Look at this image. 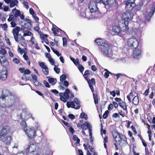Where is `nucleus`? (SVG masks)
<instances>
[{
  "label": "nucleus",
  "mask_w": 155,
  "mask_h": 155,
  "mask_svg": "<svg viewBox=\"0 0 155 155\" xmlns=\"http://www.w3.org/2000/svg\"><path fill=\"white\" fill-rule=\"evenodd\" d=\"M97 45L99 50L104 55L108 56L109 54V49L110 46V43L104 41L101 38H97L94 41Z\"/></svg>",
  "instance_id": "nucleus-1"
},
{
  "label": "nucleus",
  "mask_w": 155,
  "mask_h": 155,
  "mask_svg": "<svg viewBox=\"0 0 155 155\" xmlns=\"http://www.w3.org/2000/svg\"><path fill=\"white\" fill-rule=\"evenodd\" d=\"M125 23L120 21L118 23V25H113L112 27L111 34L113 35H119L121 31H127L128 26H126Z\"/></svg>",
  "instance_id": "nucleus-2"
},
{
  "label": "nucleus",
  "mask_w": 155,
  "mask_h": 155,
  "mask_svg": "<svg viewBox=\"0 0 155 155\" xmlns=\"http://www.w3.org/2000/svg\"><path fill=\"white\" fill-rule=\"evenodd\" d=\"M21 30L20 28L18 26H16L15 28L13 29L12 33L13 34L14 37L15 41L16 42H19L21 40H25L24 36H30L31 33L29 31H27L26 33H24L23 36L21 34H19V32Z\"/></svg>",
  "instance_id": "nucleus-3"
},
{
  "label": "nucleus",
  "mask_w": 155,
  "mask_h": 155,
  "mask_svg": "<svg viewBox=\"0 0 155 155\" xmlns=\"http://www.w3.org/2000/svg\"><path fill=\"white\" fill-rule=\"evenodd\" d=\"M24 131L26 132L28 137L30 139L29 143V147H30L31 145H34L35 143L34 138L36 135L35 130L34 128H30L28 129L27 128V130ZM29 148L30 147H29Z\"/></svg>",
  "instance_id": "nucleus-4"
},
{
  "label": "nucleus",
  "mask_w": 155,
  "mask_h": 155,
  "mask_svg": "<svg viewBox=\"0 0 155 155\" xmlns=\"http://www.w3.org/2000/svg\"><path fill=\"white\" fill-rule=\"evenodd\" d=\"M134 16V13L131 12H126L122 14V17L124 21H121L123 23H125L127 26H128V22L132 21L133 18Z\"/></svg>",
  "instance_id": "nucleus-5"
},
{
  "label": "nucleus",
  "mask_w": 155,
  "mask_h": 155,
  "mask_svg": "<svg viewBox=\"0 0 155 155\" xmlns=\"http://www.w3.org/2000/svg\"><path fill=\"white\" fill-rule=\"evenodd\" d=\"M127 42V45L131 49H133L136 48H137L138 47V41L136 38H130L128 39Z\"/></svg>",
  "instance_id": "nucleus-6"
},
{
  "label": "nucleus",
  "mask_w": 155,
  "mask_h": 155,
  "mask_svg": "<svg viewBox=\"0 0 155 155\" xmlns=\"http://www.w3.org/2000/svg\"><path fill=\"white\" fill-rule=\"evenodd\" d=\"M135 0H128L125 2V9L127 11L131 10L135 6Z\"/></svg>",
  "instance_id": "nucleus-7"
},
{
  "label": "nucleus",
  "mask_w": 155,
  "mask_h": 155,
  "mask_svg": "<svg viewBox=\"0 0 155 155\" xmlns=\"http://www.w3.org/2000/svg\"><path fill=\"white\" fill-rule=\"evenodd\" d=\"M132 54V56L134 58L139 59L141 57L142 51L140 48H134Z\"/></svg>",
  "instance_id": "nucleus-8"
},
{
  "label": "nucleus",
  "mask_w": 155,
  "mask_h": 155,
  "mask_svg": "<svg viewBox=\"0 0 155 155\" xmlns=\"http://www.w3.org/2000/svg\"><path fill=\"white\" fill-rule=\"evenodd\" d=\"M117 134L118 135V138H119L118 140H116V143L119 145H120L122 141H123L125 143H127V138L126 136L120 133H117Z\"/></svg>",
  "instance_id": "nucleus-9"
},
{
  "label": "nucleus",
  "mask_w": 155,
  "mask_h": 155,
  "mask_svg": "<svg viewBox=\"0 0 155 155\" xmlns=\"http://www.w3.org/2000/svg\"><path fill=\"white\" fill-rule=\"evenodd\" d=\"M88 8L90 9V12L89 13L90 14L92 13L96 12L98 8L97 7L96 4L95 3H93V4H90L88 5Z\"/></svg>",
  "instance_id": "nucleus-10"
},
{
  "label": "nucleus",
  "mask_w": 155,
  "mask_h": 155,
  "mask_svg": "<svg viewBox=\"0 0 155 155\" xmlns=\"http://www.w3.org/2000/svg\"><path fill=\"white\" fill-rule=\"evenodd\" d=\"M39 66L41 67L43 69L42 71L44 74L45 75H48L49 74V71L48 70V68L46 66H45L44 63L43 62H41L39 64Z\"/></svg>",
  "instance_id": "nucleus-11"
},
{
  "label": "nucleus",
  "mask_w": 155,
  "mask_h": 155,
  "mask_svg": "<svg viewBox=\"0 0 155 155\" xmlns=\"http://www.w3.org/2000/svg\"><path fill=\"white\" fill-rule=\"evenodd\" d=\"M66 105L68 108L71 107L76 110L80 109L81 107V106L79 105H78L77 107H75L74 102L73 101L71 102L68 101L67 102Z\"/></svg>",
  "instance_id": "nucleus-12"
},
{
  "label": "nucleus",
  "mask_w": 155,
  "mask_h": 155,
  "mask_svg": "<svg viewBox=\"0 0 155 155\" xmlns=\"http://www.w3.org/2000/svg\"><path fill=\"white\" fill-rule=\"evenodd\" d=\"M87 83L89 84V86L92 92L93 93H94V87H93V85H92V84L94 85H95L96 83L95 79L93 78H91V80H89V81H87Z\"/></svg>",
  "instance_id": "nucleus-13"
},
{
  "label": "nucleus",
  "mask_w": 155,
  "mask_h": 155,
  "mask_svg": "<svg viewBox=\"0 0 155 155\" xmlns=\"http://www.w3.org/2000/svg\"><path fill=\"white\" fill-rule=\"evenodd\" d=\"M8 71L7 70H2L0 72L1 78L2 81L5 80L7 77Z\"/></svg>",
  "instance_id": "nucleus-14"
},
{
  "label": "nucleus",
  "mask_w": 155,
  "mask_h": 155,
  "mask_svg": "<svg viewBox=\"0 0 155 155\" xmlns=\"http://www.w3.org/2000/svg\"><path fill=\"white\" fill-rule=\"evenodd\" d=\"M10 131V127L7 125H5L3 127L1 133L7 135V134H8Z\"/></svg>",
  "instance_id": "nucleus-15"
},
{
  "label": "nucleus",
  "mask_w": 155,
  "mask_h": 155,
  "mask_svg": "<svg viewBox=\"0 0 155 155\" xmlns=\"http://www.w3.org/2000/svg\"><path fill=\"white\" fill-rule=\"evenodd\" d=\"M118 104L119 106L126 112L127 114L128 113L127 106L125 102L122 101L120 102H119L118 103Z\"/></svg>",
  "instance_id": "nucleus-16"
},
{
  "label": "nucleus",
  "mask_w": 155,
  "mask_h": 155,
  "mask_svg": "<svg viewBox=\"0 0 155 155\" xmlns=\"http://www.w3.org/2000/svg\"><path fill=\"white\" fill-rule=\"evenodd\" d=\"M92 75L93 73L92 72L89 71V70H87L85 71L83 76L85 79L87 81H89V80H91L90 79H88V77L92 76Z\"/></svg>",
  "instance_id": "nucleus-17"
},
{
  "label": "nucleus",
  "mask_w": 155,
  "mask_h": 155,
  "mask_svg": "<svg viewBox=\"0 0 155 155\" xmlns=\"http://www.w3.org/2000/svg\"><path fill=\"white\" fill-rule=\"evenodd\" d=\"M81 128L83 130H85L87 128L89 129L91 128V126L88 123L86 122H84V124L81 125Z\"/></svg>",
  "instance_id": "nucleus-18"
},
{
  "label": "nucleus",
  "mask_w": 155,
  "mask_h": 155,
  "mask_svg": "<svg viewBox=\"0 0 155 155\" xmlns=\"http://www.w3.org/2000/svg\"><path fill=\"white\" fill-rule=\"evenodd\" d=\"M19 70L21 73H24L25 74H29L31 73V71L29 69H27L25 70V68H20Z\"/></svg>",
  "instance_id": "nucleus-19"
},
{
  "label": "nucleus",
  "mask_w": 155,
  "mask_h": 155,
  "mask_svg": "<svg viewBox=\"0 0 155 155\" xmlns=\"http://www.w3.org/2000/svg\"><path fill=\"white\" fill-rule=\"evenodd\" d=\"M31 76L34 85L36 86H38L39 83L37 81V76L33 74H31Z\"/></svg>",
  "instance_id": "nucleus-20"
},
{
  "label": "nucleus",
  "mask_w": 155,
  "mask_h": 155,
  "mask_svg": "<svg viewBox=\"0 0 155 155\" xmlns=\"http://www.w3.org/2000/svg\"><path fill=\"white\" fill-rule=\"evenodd\" d=\"M139 101L138 96H135L132 99V103L135 106H137L138 105Z\"/></svg>",
  "instance_id": "nucleus-21"
},
{
  "label": "nucleus",
  "mask_w": 155,
  "mask_h": 155,
  "mask_svg": "<svg viewBox=\"0 0 155 155\" xmlns=\"http://www.w3.org/2000/svg\"><path fill=\"white\" fill-rule=\"evenodd\" d=\"M116 5V0H108L107 3V5H108L110 7H112Z\"/></svg>",
  "instance_id": "nucleus-22"
},
{
  "label": "nucleus",
  "mask_w": 155,
  "mask_h": 155,
  "mask_svg": "<svg viewBox=\"0 0 155 155\" xmlns=\"http://www.w3.org/2000/svg\"><path fill=\"white\" fill-rule=\"evenodd\" d=\"M93 97L94 103L96 105L98 104V98L97 93L96 91H95L94 93H93Z\"/></svg>",
  "instance_id": "nucleus-23"
},
{
  "label": "nucleus",
  "mask_w": 155,
  "mask_h": 155,
  "mask_svg": "<svg viewBox=\"0 0 155 155\" xmlns=\"http://www.w3.org/2000/svg\"><path fill=\"white\" fill-rule=\"evenodd\" d=\"M15 12V13L14 16L15 18H16L20 15L21 12L20 10L17 9L16 8L13 9L12 11L13 13H14Z\"/></svg>",
  "instance_id": "nucleus-24"
},
{
  "label": "nucleus",
  "mask_w": 155,
  "mask_h": 155,
  "mask_svg": "<svg viewBox=\"0 0 155 155\" xmlns=\"http://www.w3.org/2000/svg\"><path fill=\"white\" fill-rule=\"evenodd\" d=\"M155 12V5H152L151 7L150 11L149 13H148V15L150 17H151L153 15Z\"/></svg>",
  "instance_id": "nucleus-25"
},
{
  "label": "nucleus",
  "mask_w": 155,
  "mask_h": 155,
  "mask_svg": "<svg viewBox=\"0 0 155 155\" xmlns=\"http://www.w3.org/2000/svg\"><path fill=\"white\" fill-rule=\"evenodd\" d=\"M0 62L1 64L4 67H6L8 65V62L7 59L5 58L3 59L2 61L0 60Z\"/></svg>",
  "instance_id": "nucleus-26"
},
{
  "label": "nucleus",
  "mask_w": 155,
  "mask_h": 155,
  "mask_svg": "<svg viewBox=\"0 0 155 155\" xmlns=\"http://www.w3.org/2000/svg\"><path fill=\"white\" fill-rule=\"evenodd\" d=\"M12 139V137L9 136H7L5 138L6 140H5V141H4V142L7 145L10 144Z\"/></svg>",
  "instance_id": "nucleus-27"
},
{
  "label": "nucleus",
  "mask_w": 155,
  "mask_h": 155,
  "mask_svg": "<svg viewBox=\"0 0 155 155\" xmlns=\"http://www.w3.org/2000/svg\"><path fill=\"white\" fill-rule=\"evenodd\" d=\"M134 96V95L133 90H131L130 92L127 96V98L129 103H130L131 102V97H133Z\"/></svg>",
  "instance_id": "nucleus-28"
},
{
  "label": "nucleus",
  "mask_w": 155,
  "mask_h": 155,
  "mask_svg": "<svg viewBox=\"0 0 155 155\" xmlns=\"http://www.w3.org/2000/svg\"><path fill=\"white\" fill-rule=\"evenodd\" d=\"M20 124L21 126L23 128L24 130H26L27 128V124L25 121L22 120L21 121Z\"/></svg>",
  "instance_id": "nucleus-29"
},
{
  "label": "nucleus",
  "mask_w": 155,
  "mask_h": 155,
  "mask_svg": "<svg viewBox=\"0 0 155 155\" xmlns=\"http://www.w3.org/2000/svg\"><path fill=\"white\" fill-rule=\"evenodd\" d=\"M108 0H95L97 3H103L105 5H107V3Z\"/></svg>",
  "instance_id": "nucleus-30"
},
{
  "label": "nucleus",
  "mask_w": 155,
  "mask_h": 155,
  "mask_svg": "<svg viewBox=\"0 0 155 155\" xmlns=\"http://www.w3.org/2000/svg\"><path fill=\"white\" fill-rule=\"evenodd\" d=\"M70 90L68 89H65V91L63 93V95L67 98L68 99L69 97V94L70 93Z\"/></svg>",
  "instance_id": "nucleus-31"
},
{
  "label": "nucleus",
  "mask_w": 155,
  "mask_h": 155,
  "mask_svg": "<svg viewBox=\"0 0 155 155\" xmlns=\"http://www.w3.org/2000/svg\"><path fill=\"white\" fill-rule=\"evenodd\" d=\"M7 137V135L3 134L1 133H0V140L4 142L5 141V138Z\"/></svg>",
  "instance_id": "nucleus-32"
},
{
  "label": "nucleus",
  "mask_w": 155,
  "mask_h": 155,
  "mask_svg": "<svg viewBox=\"0 0 155 155\" xmlns=\"http://www.w3.org/2000/svg\"><path fill=\"white\" fill-rule=\"evenodd\" d=\"M23 56L25 60L27 61V63L28 65L29 66H30L31 64V61L29 59H28V57L26 54V53H25Z\"/></svg>",
  "instance_id": "nucleus-33"
},
{
  "label": "nucleus",
  "mask_w": 155,
  "mask_h": 155,
  "mask_svg": "<svg viewBox=\"0 0 155 155\" xmlns=\"http://www.w3.org/2000/svg\"><path fill=\"white\" fill-rule=\"evenodd\" d=\"M18 3V1L17 0H14L11 2L10 4V7L11 8H12L14 7L16 4Z\"/></svg>",
  "instance_id": "nucleus-34"
},
{
  "label": "nucleus",
  "mask_w": 155,
  "mask_h": 155,
  "mask_svg": "<svg viewBox=\"0 0 155 155\" xmlns=\"http://www.w3.org/2000/svg\"><path fill=\"white\" fill-rule=\"evenodd\" d=\"M73 140L74 141H76L75 143V144L77 145L80 144V139L77 137L76 135H73Z\"/></svg>",
  "instance_id": "nucleus-35"
},
{
  "label": "nucleus",
  "mask_w": 155,
  "mask_h": 155,
  "mask_svg": "<svg viewBox=\"0 0 155 155\" xmlns=\"http://www.w3.org/2000/svg\"><path fill=\"white\" fill-rule=\"evenodd\" d=\"M138 136L140 137V139L141 140L142 143H143V146L144 147H147V143H146L145 141L143 138L142 137L141 135L140 134H138Z\"/></svg>",
  "instance_id": "nucleus-36"
},
{
  "label": "nucleus",
  "mask_w": 155,
  "mask_h": 155,
  "mask_svg": "<svg viewBox=\"0 0 155 155\" xmlns=\"http://www.w3.org/2000/svg\"><path fill=\"white\" fill-rule=\"evenodd\" d=\"M55 80L56 81V79H54L52 78H50L48 79V81L50 83L52 84V85H54L56 83V81L54 82Z\"/></svg>",
  "instance_id": "nucleus-37"
},
{
  "label": "nucleus",
  "mask_w": 155,
  "mask_h": 155,
  "mask_svg": "<svg viewBox=\"0 0 155 155\" xmlns=\"http://www.w3.org/2000/svg\"><path fill=\"white\" fill-rule=\"evenodd\" d=\"M60 99L63 102L65 103L67 101V99L65 97H64L63 95V93H60Z\"/></svg>",
  "instance_id": "nucleus-38"
},
{
  "label": "nucleus",
  "mask_w": 155,
  "mask_h": 155,
  "mask_svg": "<svg viewBox=\"0 0 155 155\" xmlns=\"http://www.w3.org/2000/svg\"><path fill=\"white\" fill-rule=\"evenodd\" d=\"M80 118L82 119L84 118L86 120H87L88 119V117L86 114H85L84 113L82 112L80 116Z\"/></svg>",
  "instance_id": "nucleus-39"
},
{
  "label": "nucleus",
  "mask_w": 155,
  "mask_h": 155,
  "mask_svg": "<svg viewBox=\"0 0 155 155\" xmlns=\"http://www.w3.org/2000/svg\"><path fill=\"white\" fill-rule=\"evenodd\" d=\"M3 94L4 95H7V97H8L9 95L11 96L12 94V93L8 90H5L3 92Z\"/></svg>",
  "instance_id": "nucleus-40"
},
{
  "label": "nucleus",
  "mask_w": 155,
  "mask_h": 155,
  "mask_svg": "<svg viewBox=\"0 0 155 155\" xmlns=\"http://www.w3.org/2000/svg\"><path fill=\"white\" fill-rule=\"evenodd\" d=\"M25 21L28 24V26H29L27 27V28H29V27L30 28L32 25V21L30 19L27 18H26L25 19Z\"/></svg>",
  "instance_id": "nucleus-41"
},
{
  "label": "nucleus",
  "mask_w": 155,
  "mask_h": 155,
  "mask_svg": "<svg viewBox=\"0 0 155 155\" xmlns=\"http://www.w3.org/2000/svg\"><path fill=\"white\" fill-rule=\"evenodd\" d=\"M54 35H56L58 34L59 31L55 27H53L51 29Z\"/></svg>",
  "instance_id": "nucleus-42"
},
{
  "label": "nucleus",
  "mask_w": 155,
  "mask_h": 155,
  "mask_svg": "<svg viewBox=\"0 0 155 155\" xmlns=\"http://www.w3.org/2000/svg\"><path fill=\"white\" fill-rule=\"evenodd\" d=\"M66 79V76L65 74H62L60 77V81L62 82Z\"/></svg>",
  "instance_id": "nucleus-43"
},
{
  "label": "nucleus",
  "mask_w": 155,
  "mask_h": 155,
  "mask_svg": "<svg viewBox=\"0 0 155 155\" xmlns=\"http://www.w3.org/2000/svg\"><path fill=\"white\" fill-rule=\"evenodd\" d=\"M6 53V51L4 48H1L0 50V54H2L3 55H4Z\"/></svg>",
  "instance_id": "nucleus-44"
},
{
  "label": "nucleus",
  "mask_w": 155,
  "mask_h": 155,
  "mask_svg": "<svg viewBox=\"0 0 155 155\" xmlns=\"http://www.w3.org/2000/svg\"><path fill=\"white\" fill-rule=\"evenodd\" d=\"M109 114V111L108 110H107L105 112V113L104 114L103 116V117L104 119H106L108 116V115Z\"/></svg>",
  "instance_id": "nucleus-45"
},
{
  "label": "nucleus",
  "mask_w": 155,
  "mask_h": 155,
  "mask_svg": "<svg viewBox=\"0 0 155 155\" xmlns=\"http://www.w3.org/2000/svg\"><path fill=\"white\" fill-rule=\"evenodd\" d=\"M74 102L78 105L80 106V101L77 98H74Z\"/></svg>",
  "instance_id": "nucleus-46"
},
{
  "label": "nucleus",
  "mask_w": 155,
  "mask_h": 155,
  "mask_svg": "<svg viewBox=\"0 0 155 155\" xmlns=\"http://www.w3.org/2000/svg\"><path fill=\"white\" fill-rule=\"evenodd\" d=\"M63 45L64 47H66L67 46V41L65 38L63 37L62 38Z\"/></svg>",
  "instance_id": "nucleus-47"
},
{
  "label": "nucleus",
  "mask_w": 155,
  "mask_h": 155,
  "mask_svg": "<svg viewBox=\"0 0 155 155\" xmlns=\"http://www.w3.org/2000/svg\"><path fill=\"white\" fill-rule=\"evenodd\" d=\"M29 13L32 16L36 15L33 9L32 8H31L29 9Z\"/></svg>",
  "instance_id": "nucleus-48"
},
{
  "label": "nucleus",
  "mask_w": 155,
  "mask_h": 155,
  "mask_svg": "<svg viewBox=\"0 0 155 155\" xmlns=\"http://www.w3.org/2000/svg\"><path fill=\"white\" fill-rule=\"evenodd\" d=\"M78 69L81 72H83V71L84 70V67L81 64H79V65H78Z\"/></svg>",
  "instance_id": "nucleus-49"
},
{
  "label": "nucleus",
  "mask_w": 155,
  "mask_h": 155,
  "mask_svg": "<svg viewBox=\"0 0 155 155\" xmlns=\"http://www.w3.org/2000/svg\"><path fill=\"white\" fill-rule=\"evenodd\" d=\"M14 17V15H9V18L8 19V21L9 22L13 21Z\"/></svg>",
  "instance_id": "nucleus-50"
},
{
  "label": "nucleus",
  "mask_w": 155,
  "mask_h": 155,
  "mask_svg": "<svg viewBox=\"0 0 155 155\" xmlns=\"http://www.w3.org/2000/svg\"><path fill=\"white\" fill-rule=\"evenodd\" d=\"M68 127H68L67 128L69 129V131H70L71 133L72 134H73L74 133V129L71 126V125L70 126V127Z\"/></svg>",
  "instance_id": "nucleus-51"
},
{
  "label": "nucleus",
  "mask_w": 155,
  "mask_h": 155,
  "mask_svg": "<svg viewBox=\"0 0 155 155\" xmlns=\"http://www.w3.org/2000/svg\"><path fill=\"white\" fill-rule=\"evenodd\" d=\"M109 74H112V73L110 72H105L104 75V77L106 78H107L109 76Z\"/></svg>",
  "instance_id": "nucleus-52"
},
{
  "label": "nucleus",
  "mask_w": 155,
  "mask_h": 155,
  "mask_svg": "<svg viewBox=\"0 0 155 155\" xmlns=\"http://www.w3.org/2000/svg\"><path fill=\"white\" fill-rule=\"evenodd\" d=\"M68 117L71 120H73L75 118V116L72 114H68Z\"/></svg>",
  "instance_id": "nucleus-53"
},
{
  "label": "nucleus",
  "mask_w": 155,
  "mask_h": 155,
  "mask_svg": "<svg viewBox=\"0 0 155 155\" xmlns=\"http://www.w3.org/2000/svg\"><path fill=\"white\" fill-rule=\"evenodd\" d=\"M44 85L45 87H47L49 88L50 87V85L48 82H47L46 81L44 80Z\"/></svg>",
  "instance_id": "nucleus-54"
},
{
  "label": "nucleus",
  "mask_w": 155,
  "mask_h": 155,
  "mask_svg": "<svg viewBox=\"0 0 155 155\" xmlns=\"http://www.w3.org/2000/svg\"><path fill=\"white\" fill-rule=\"evenodd\" d=\"M10 102H11V104L9 105V106L10 107H12L15 104V100L14 98L12 100H10Z\"/></svg>",
  "instance_id": "nucleus-55"
},
{
  "label": "nucleus",
  "mask_w": 155,
  "mask_h": 155,
  "mask_svg": "<svg viewBox=\"0 0 155 155\" xmlns=\"http://www.w3.org/2000/svg\"><path fill=\"white\" fill-rule=\"evenodd\" d=\"M2 25V28L4 31H5L7 30L8 26L5 23Z\"/></svg>",
  "instance_id": "nucleus-56"
},
{
  "label": "nucleus",
  "mask_w": 155,
  "mask_h": 155,
  "mask_svg": "<svg viewBox=\"0 0 155 155\" xmlns=\"http://www.w3.org/2000/svg\"><path fill=\"white\" fill-rule=\"evenodd\" d=\"M39 29L40 28L38 26H36L35 28V30L38 33L40 34V33H41V32L39 30Z\"/></svg>",
  "instance_id": "nucleus-57"
},
{
  "label": "nucleus",
  "mask_w": 155,
  "mask_h": 155,
  "mask_svg": "<svg viewBox=\"0 0 155 155\" xmlns=\"http://www.w3.org/2000/svg\"><path fill=\"white\" fill-rule=\"evenodd\" d=\"M13 61L15 63L17 64L19 63L20 62V60L16 58H13Z\"/></svg>",
  "instance_id": "nucleus-58"
},
{
  "label": "nucleus",
  "mask_w": 155,
  "mask_h": 155,
  "mask_svg": "<svg viewBox=\"0 0 155 155\" xmlns=\"http://www.w3.org/2000/svg\"><path fill=\"white\" fill-rule=\"evenodd\" d=\"M112 117L114 118H120L119 114L117 113H115L113 114Z\"/></svg>",
  "instance_id": "nucleus-59"
},
{
  "label": "nucleus",
  "mask_w": 155,
  "mask_h": 155,
  "mask_svg": "<svg viewBox=\"0 0 155 155\" xmlns=\"http://www.w3.org/2000/svg\"><path fill=\"white\" fill-rule=\"evenodd\" d=\"M54 71L58 74H59L60 72V69L58 68L54 67Z\"/></svg>",
  "instance_id": "nucleus-60"
},
{
  "label": "nucleus",
  "mask_w": 155,
  "mask_h": 155,
  "mask_svg": "<svg viewBox=\"0 0 155 155\" xmlns=\"http://www.w3.org/2000/svg\"><path fill=\"white\" fill-rule=\"evenodd\" d=\"M113 74L114 76L115 75L116 76V79L117 80H118L120 76H122L123 75L121 73H118L116 74Z\"/></svg>",
  "instance_id": "nucleus-61"
},
{
  "label": "nucleus",
  "mask_w": 155,
  "mask_h": 155,
  "mask_svg": "<svg viewBox=\"0 0 155 155\" xmlns=\"http://www.w3.org/2000/svg\"><path fill=\"white\" fill-rule=\"evenodd\" d=\"M62 122L64 124V125L67 126L68 127H70V124L68 123V122H66L64 120H62Z\"/></svg>",
  "instance_id": "nucleus-62"
},
{
  "label": "nucleus",
  "mask_w": 155,
  "mask_h": 155,
  "mask_svg": "<svg viewBox=\"0 0 155 155\" xmlns=\"http://www.w3.org/2000/svg\"><path fill=\"white\" fill-rule=\"evenodd\" d=\"M10 24L11 25V27L13 28L15 27L16 25L15 22L13 21H11Z\"/></svg>",
  "instance_id": "nucleus-63"
},
{
  "label": "nucleus",
  "mask_w": 155,
  "mask_h": 155,
  "mask_svg": "<svg viewBox=\"0 0 155 155\" xmlns=\"http://www.w3.org/2000/svg\"><path fill=\"white\" fill-rule=\"evenodd\" d=\"M48 59H49V62L50 63H51V64L52 65H54V64L55 61L52 58H51V57L50 58H49Z\"/></svg>",
  "instance_id": "nucleus-64"
}]
</instances>
